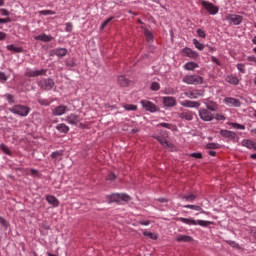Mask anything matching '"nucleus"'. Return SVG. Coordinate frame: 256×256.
I'll return each mask as SVG.
<instances>
[{
	"label": "nucleus",
	"mask_w": 256,
	"mask_h": 256,
	"mask_svg": "<svg viewBox=\"0 0 256 256\" xmlns=\"http://www.w3.org/2000/svg\"><path fill=\"white\" fill-rule=\"evenodd\" d=\"M157 201H159V203H168L169 199H167V198H158Z\"/></svg>",
	"instance_id": "0e129e2a"
},
{
	"label": "nucleus",
	"mask_w": 256,
	"mask_h": 256,
	"mask_svg": "<svg viewBox=\"0 0 256 256\" xmlns=\"http://www.w3.org/2000/svg\"><path fill=\"white\" fill-rule=\"evenodd\" d=\"M224 103H226V105H229L230 107H239L241 105V101H239L237 98L231 97L225 98Z\"/></svg>",
	"instance_id": "2eb2a0df"
},
{
	"label": "nucleus",
	"mask_w": 256,
	"mask_h": 256,
	"mask_svg": "<svg viewBox=\"0 0 256 256\" xmlns=\"http://www.w3.org/2000/svg\"><path fill=\"white\" fill-rule=\"evenodd\" d=\"M57 131H59L60 133H69V126L65 125V124H58L56 126Z\"/></svg>",
	"instance_id": "c756f323"
},
{
	"label": "nucleus",
	"mask_w": 256,
	"mask_h": 256,
	"mask_svg": "<svg viewBox=\"0 0 256 256\" xmlns=\"http://www.w3.org/2000/svg\"><path fill=\"white\" fill-rule=\"evenodd\" d=\"M196 33L198 37H201L202 39H205V37H207V34L201 28L197 29Z\"/></svg>",
	"instance_id": "de8ad7c7"
},
{
	"label": "nucleus",
	"mask_w": 256,
	"mask_h": 256,
	"mask_svg": "<svg viewBox=\"0 0 256 256\" xmlns=\"http://www.w3.org/2000/svg\"><path fill=\"white\" fill-rule=\"evenodd\" d=\"M66 121H68L70 125H79V123L81 122V117H79V115L72 113L69 116H67Z\"/></svg>",
	"instance_id": "ddd939ff"
},
{
	"label": "nucleus",
	"mask_w": 256,
	"mask_h": 256,
	"mask_svg": "<svg viewBox=\"0 0 256 256\" xmlns=\"http://www.w3.org/2000/svg\"><path fill=\"white\" fill-rule=\"evenodd\" d=\"M106 201L107 203L111 204V203H121V201H123L124 203H129V201H131V196L122 193H112L110 195L106 196Z\"/></svg>",
	"instance_id": "f257e3e1"
},
{
	"label": "nucleus",
	"mask_w": 256,
	"mask_h": 256,
	"mask_svg": "<svg viewBox=\"0 0 256 256\" xmlns=\"http://www.w3.org/2000/svg\"><path fill=\"white\" fill-rule=\"evenodd\" d=\"M153 138L156 139L157 142L160 143L162 147H166L167 149L171 147V143H169V141L165 139V137L154 135Z\"/></svg>",
	"instance_id": "aec40b11"
},
{
	"label": "nucleus",
	"mask_w": 256,
	"mask_h": 256,
	"mask_svg": "<svg viewBox=\"0 0 256 256\" xmlns=\"http://www.w3.org/2000/svg\"><path fill=\"white\" fill-rule=\"evenodd\" d=\"M52 159H58L61 160V157H63V152L56 151L51 154Z\"/></svg>",
	"instance_id": "e433bc0d"
},
{
	"label": "nucleus",
	"mask_w": 256,
	"mask_h": 256,
	"mask_svg": "<svg viewBox=\"0 0 256 256\" xmlns=\"http://www.w3.org/2000/svg\"><path fill=\"white\" fill-rule=\"evenodd\" d=\"M31 111V108L25 105H14L12 108H9L10 113H14V115H19L20 117H27Z\"/></svg>",
	"instance_id": "f03ea898"
},
{
	"label": "nucleus",
	"mask_w": 256,
	"mask_h": 256,
	"mask_svg": "<svg viewBox=\"0 0 256 256\" xmlns=\"http://www.w3.org/2000/svg\"><path fill=\"white\" fill-rule=\"evenodd\" d=\"M185 95L187 97H190V99H197V95H195V93L193 92H190V93L186 92Z\"/></svg>",
	"instance_id": "680f3d73"
},
{
	"label": "nucleus",
	"mask_w": 256,
	"mask_h": 256,
	"mask_svg": "<svg viewBox=\"0 0 256 256\" xmlns=\"http://www.w3.org/2000/svg\"><path fill=\"white\" fill-rule=\"evenodd\" d=\"M115 19V17H109L108 19H106L102 25H101V29H105V27H107V25H109V23H111V20Z\"/></svg>",
	"instance_id": "8fccbe9b"
},
{
	"label": "nucleus",
	"mask_w": 256,
	"mask_h": 256,
	"mask_svg": "<svg viewBox=\"0 0 256 256\" xmlns=\"http://www.w3.org/2000/svg\"><path fill=\"white\" fill-rule=\"evenodd\" d=\"M178 221H181V223H185V225H200V227H209V225H213V222L206 221V220H195L190 218H178Z\"/></svg>",
	"instance_id": "7ed1b4c3"
},
{
	"label": "nucleus",
	"mask_w": 256,
	"mask_h": 256,
	"mask_svg": "<svg viewBox=\"0 0 256 256\" xmlns=\"http://www.w3.org/2000/svg\"><path fill=\"white\" fill-rule=\"evenodd\" d=\"M227 21H231L233 25H241L243 23V16L237 14H228L226 16Z\"/></svg>",
	"instance_id": "9d476101"
},
{
	"label": "nucleus",
	"mask_w": 256,
	"mask_h": 256,
	"mask_svg": "<svg viewBox=\"0 0 256 256\" xmlns=\"http://www.w3.org/2000/svg\"><path fill=\"white\" fill-rule=\"evenodd\" d=\"M7 79H9V76H6V74L4 72H0L1 83H5V81H7Z\"/></svg>",
	"instance_id": "603ef678"
},
{
	"label": "nucleus",
	"mask_w": 256,
	"mask_h": 256,
	"mask_svg": "<svg viewBox=\"0 0 256 256\" xmlns=\"http://www.w3.org/2000/svg\"><path fill=\"white\" fill-rule=\"evenodd\" d=\"M38 87L44 89V91H51L55 87V81L51 78L42 79L38 82Z\"/></svg>",
	"instance_id": "39448f33"
},
{
	"label": "nucleus",
	"mask_w": 256,
	"mask_h": 256,
	"mask_svg": "<svg viewBox=\"0 0 256 256\" xmlns=\"http://www.w3.org/2000/svg\"><path fill=\"white\" fill-rule=\"evenodd\" d=\"M24 75L28 77V79H31L32 77H41L43 75H47V70H31V68H26Z\"/></svg>",
	"instance_id": "423d86ee"
},
{
	"label": "nucleus",
	"mask_w": 256,
	"mask_h": 256,
	"mask_svg": "<svg viewBox=\"0 0 256 256\" xmlns=\"http://www.w3.org/2000/svg\"><path fill=\"white\" fill-rule=\"evenodd\" d=\"M65 31L71 33L73 31V24L71 22L66 23Z\"/></svg>",
	"instance_id": "3c124183"
},
{
	"label": "nucleus",
	"mask_w": 256,
	"mask_h": 256,
	"mask_svg": "<svg viewBox=\"0 0 256 256\" xmlns=\"http://www.w3.org/2000/svg\"><path fill=\"white\" fill-rule=\"evenodd\" d=\"M150 221L149 220H146V221H144V222H140V225H145V226H147V225H150Z\"/></svg>",
	"instance_id": "774afa93"
},
{
	"label": "nucleus",
	"mask_w": 256,
	"mask_h": 256,
	"mask_svg": "<svg viewBox=\"0 0 256 256\" xmlns=\"http://www.w3.org/2000/svg\"><path fill=\"white\" fill-rule=\"evenodd\" d=\"M118 85H120V87H129V80L125 78V76H119Z\"/></svg>",
	"instance_id": "a878e982"
},
{
	"label": "nucleus",
	"mask_w": 256,
	"mask_h": 256,
	"mask_svg": "<svg viewBox=\"0 0 256 256\" xmlns=\"http://www.w3.org/2000/svg\"><path fill=\"white\" fill-rule=\"evenodd\" d=\"M144 237H149V239H153V241H157V239H159V237L157 236V234L152 233V232H147L144 231L143 232Z\"/></svg>",
	"instance_id": "473e14b6"
},
{
	"label": "nucleus",
	"mask_w": 256,
	"mask_h": 256,
	"mask_svg": "<svg viewBox=\"0 0 256 256\" xmlns=\"http://www.w3.org/2000/svg\"><path fill=\"white\" fill-rule=\"evenodd\" d=\"M0 225H2V227H9V223H7V220H5V218L0 216Z\"/></svg>",
	"instance_id": "6e6d98bb"
},
{
	"label": "nucleus",
	"mask_w": 256,
	"mask_h": 256,
	"mask_svg": "<svg viewBox=\"0 0 256 256\" xmlns=\"http://www.w3.org/2000/svg\"><path fill=\"white\" fill-rule=\"evenodd\" d=\"M226 81L231 85H239V78H237V76L234 75L227 76Z\"/></svg>",
	"instance_id": "cd10ccee"
},
{
	"label": "nucleus",
	"mask_w": 256,
	"mask_h": 256,
	"mask_svg": "<svg viewBox=\"0 0 256 256\" xmlns=\"http://www.w3.org/2000/svg\"><path fill=\"white\" fill-rule=\"evenodd\" d=\"M5 23H11V18H9V17L0 18V25H3Z\"/></svg>",
	"instance_id": "13d9d810"
},
{
	"label": "nucleus",
	"mask_w": 256,
	"mask_h": 256,
	"mask_svg": "<svg viewBox=\"0 0 256 256\" xmlns=\"http://www.w3.org/2000/svg\"><path fill=\"white\" fill-rule=\"evenodd\" d=\"M68 52L67 48H55L52 50L53 55H56V57H65Z\"/></svg>",
	"instance_id": "4be33fe9"
},
{
	"label": "nucleus",
	"mask_w": 256,
	"mask_h": 256,
	"mask_svg": "<svg viewBox=\"0 0 256 256\" xmlns=\"http://www.w3.org/2000/svg\"><path fill=\"white\" fill-rule=\"evenodd\" d=\"M107 181H115V179H117V175H115V173L110 172L107 176H106Z\"/></svg>",
	"instance_id": "09e8293b"
},
{
	"label": "nucleus",
	"mask_w": 256,
	"mask_h": 256,
	"mask_svg": "<svg viewBox=\"0 0 256 256\" xmlns=\"http://www.w3.org/2000/svg\"><path fill=\"white\" fill-rule=\"evenodd\" d=\"M7 37L5 32H0V41H3Z\"/></svg>",
	"instance_id": "69168bd1"
},
{
	"label": "nucleus",
	"mask_w": 256,
	"mask_h": 256,
	"mask_svg": "<svg viewBox=\"0 0 256 256\" xmlns=\"http://www.w3.org/2000/svg\"><path fill=\"white\" fill-rule=\"evenodd\" d=\"M250 235H252L253 238L256 240V230L255 229L250 230Z\"/></svg>",
	"instance_id": "338daca9"
},
{
	"label": "nucleus",
	"mask_w": 256,
	"mask_h": 256,
	"mask_svg": "<svg viewBox=\"0 0 256 256\" xmlns=\"http://www.w3.org/2000/svg\"><path fill=\"white\" fill-rule=\"evenodd\" d=\"M0 149L1 151H3V153H5V155H11V150L9 149V147H7V145L0 144Z\"/></svg>",
	"instance_id": "c9c22d12"
},
{
	"label": "nucleus",
	"mask_w": 256,
	"mask_h": 256,
	"mask_svg": "<svg viewBox=\"0 0 256 256\" xmlns=\"http://www.w3.org/2000/svg\"><path fill=\"white\" fill-rule=\"evenodd\" d=\"M124 109L126 111H137V105L126 104V105H124Z\"/></svg>",
	"instance_id": "4c0bfd02"
},
{
	"label": "nucleus",
	"mask_w": 256,
	"mask_h": 256,
	"mask_svg": "<svg viewBox=\"0 0 256 256\" xmlns=\"http://www.w3.org/2000/svg\"><path fill=\"white\" fill-rule=\"evenodd\" d=\"M77 64L75 63V60L70 59L66 61V66L67 67H75Z\"/></svg>",
	"instance_id": "864d4df0"
},
{
	"label": "nucleus",
	"mask_w": 256,
	"mask_h": 256,
	"mask_svg": "<svg viewBox=\"0 0 256 256\" xmlns=\"http://www.w3.org/2000/svg\"><path fill=\"white\" fill-rule=\"evenodd\" d=\"M208 111H217V104L210 102L206 104Z\"/></svg>",
	"instance_id": "58836bf2"
},
{
	"label": "nucleus",
	"mask_w": 256,
	"mask_h": 256,
	"mask_svg": "<svg viewBox=\"0 0 256 256\" xmlns=\"http://www.w3.org/2000/svg\"><path fill=\"white\" fill-rule=\"evenodd\" d=\"M211 61H212V63H215L216 65H221V62H219V59H217V57H215V56L211 57Z\"/></svg>",
	"instance_id": "e2e57ef3"
},
{
	"label": "nucleus",
	"mask_w": 256,
	"mask_h": 256,
	"mask_svg": "<svg viewBox=\"0 0 256 256\" xmlns=\"http://www.w3.org/2000/svg\"><path fill=\"white\" fill-rule=\"evenodd\" d=\"M185 209H192L193 211H200V213H205V210H203V208H201V206L199 205H184Z\"/></svg>",
	"instance_id": "c85d7f7f"
},
{
	"label": "nucleus",
	"mask_w": 256,
	"mask_h": 256,
	"mask_svg": "<svg viewBox=\"0 0 256 256\" xmlns=\"http://www.w3.org/2000/svg\"><path fill=\"white\" fill-rule=\"evenodd\" d=\"M199 117L202 121H213V119H215V115L207 109L199 110Z\"/></svg>",
	"instance_id": "1a4fd4ad"
},
{
	"label": "nucleus",
	"mask_w": 256,
	"mask_h": 256,
	"mask_svg": "<svg viewBox=\"0 0 256 256\" xmlns=\"http://www.w3.org/2000/svg\"><path fill=\"white\" fill-rule=\"evenodd\" d=\"M201 5L210 15H217L219 13V8L209 1L202 0Z\"/></svg>",
	"instance_id": "0eeeda50"
},
{
	"label": "nucleus",
	"mask_w": 256,
	"mask_h": 256,
	"mask_svg": "<svg viewBox=\"0 0 256 256\" xmlns=\"http://www.w3.org/2000/svg\"><path fill=\"white\" fill-rule=\"evenodd\" d=\"M180 105L182 107H189V108H195V109L201 107V103L195 102V101H190V100L182 101V102H180Z\"/></svg>",
	"instance_id": "4468645a"
},
{
	"label": "nucleus",
	"mask_w": 256,
	"mask_h": 256,
	"mask_svg": "<svg viewBox=\"0 0 256 256\" xmlns=\"http://www.w3.org/2000/svg\"><path fill=\"white\" fill-rule=\"evenodd\" d=\"M182 52L190 59H197V57H199V54L189 47L183 48Z\"/></svg>",
	"instance_id": "f3484780"
},
{
	"label": "nucleus",
	"mask_w": 256,
	"mask_h": 256,
	"mask_svg": "<svg viewBox=\"0 0 256 256\" xmlns=\"http://www.w3.org/2000/svg\"><path fill=\"white\" fill-rule=\"evenodd\" d=\"M176 241L178 243H191V241H193V238L187 235H179L176 237Z\"/></svg>",
	"instance_id": "5701e85b"
},
{
	"label": "nucleus",
	"mask_w": 256,
	"mask_h": 256,
	"mask_svg": "<svg viewBox=\"0 0 256 256\" xmlns=\"http://www.w3.org/2000/svg\"><path fill=\"white\" fill-rule=\"evenodd\" d=\"M39 15H55V11H53V10H41V11H39Z\"/></svg>",
	"instance_id": "c03bdc74"
},
{
	"label": "nucleus",
	"mask_w": 256,
	"mask_h": 256,
	"mask_svg": "<svg viewBox=\"0 0 256 256\" xmlns=\"http://www.w3.org/2000/svg\"><path fill=\"white\" fill-rule=\"evenodd\" d=\"M230 125H231L234 129H241V130H244V129H245V125H243V124H239V123H230Z\"/></svg>",
	"instance_id": "49530a36"
},
{
	"label": "nucleus",
	"mask_w": 256,
	"mask_h": 256,
	"mask_svg": "<svg viewBox=\"0 0 256 256\" xmlns=\"http://www.w3.org/2000/svg\"><path fill=\"white\" fill-rule=\"evenodd\" d=\"M46 201L47 203H49V205H53L54 207H59V200L57 199V197L53 195H48L46 197Z\"/></svg>",
	"instance_id": "b1692460"
},
{
	"label": "nucleus",
	"mask_w": 256,
	"mask_h": 256,
	"mask_svg": "<svg viewBox=\"0 0 256 256\" xmlns=\"http://www.w3.org/2000/svg\"><path fill=\"white\" fill-rule=\"evenodd\" d=\"M66 112H67V106H63V105H59L52 110V114L55 115V117L64 115V113Z\"/></svg>",
	"instance_id": "dca6fc26"
},
{
	"label": "nucleus",
	"mask_w": 256,
	"mask_h": 256,
	"mask_svg": "<svg viewBox=\"0 0 256 256\" xmlns=\"http://www.w3.org/2000/svg\"><path fill=\"white\" fill-rule=\"evenodd\" d=\"M163 105L164 107H175L177 105V100L173 96L163 97Z\"/></svg>",
	"instance_id": "9b49d317"
},
{
	"label": "nucleus",
	"mask_w": 256,
	"mask_h": 256,
	"mask_svg": "<svg viewBox=\"0 0 256 256\" xmlns=\"http://www.w3.org/2000/svg\"><path fill=\"white\" fill-rule=\"evenodd\" d=\"M4 99H6V101H8V103L10 105H13V103H15V96H13L12 94H5Z\"/></svg>",
	"instance_id": "72a5a7b5"
},
{
	"label": "nucleus",
	"mask_w": 256,
	"mask_h": 256,
	"mask_svg": "<svg viewBox=\"0 0 256 256\" xmlns=\"http://www.w3.org/2000/svg\"><path fill=\"white\" fill-rule=\"evenodd\" d=\"M141 105L145 111H149L150 113H156L157 111V106L153 104V102L149 100H141Z\"/></svg>",
	"instance_id": "6e6552de"
},
{
	"label": "nucleus",
	"mask_w": 256,
	"mask_h": 256,
	"mask_svg": "<svg viewBox=\"0 0 256 256\" xmlns=\"http://www.w3.org/2000/svg\"><path fill=\"white\" fill-rule=\"evenodd\" d=\"M221 147V145H219L218 143H208L206 145V149H219Z\"/></svg>",
	"instance_id": "ea45409f"
},
{
	"label": "nucleus",
	"mask_w": 256,
	"mask_h": 256,
	"mask_svg": "<svg viewBox=\"0 0 256 256\" xmlns=\"http://www.w3.org/2000/svg\"><path fill=\"white\" fill-rule=\"evenodd\" d=\"M193 115H195V113H193L192 111H184L178 113V117L180 119H184L185 121H193Z\"/></svg>",
	"instance_id": "a211bd4d"
},
{
	"label": "nucleus",
	"mask_w": 256,
	"mask_h": 256,
	"mask_svg": "<svg viewBox=\"0 0 256 256\" xmlns=\"http://www.w3.org/2000/svg\"><path fill=\"white\" fill-rule=\"evenodd\" d=\"M214 119H216V121H225V116H223V114H216L214 116Z\"/></svg>",
	"instance_id": "5fc2aeb1"
},
{
	"label": "nucleus",
	"mask_w": 256,
	"mask_h": 256,
	"mask_svg": "<svg viewBox=\"0 0 256 256\" xmlns=\"http://www.w3.org/2000/svg\"><path fill=\"white\" fill-rule=\"evenodd\" d=\"M39 105H44V107H49L51 105V102L47 99H38Z\"/></svg>",
	"instance_id": "79ce46f5"
},
{
	"label": "nucleus",
	"mask_w": 256,
	"mask_h": 256,
	"mask_svg": "<svg viewBox=\"0 0 256 256\" xmlns=\"http://www.w3.org/2000/svg\"><path fill=\"white\" fill-rule=\"evenodd\" d=\"M8 51H13V53H23V47H17L13 44L7 45Z\"/></svg>",
	"instance_id": "bb28decb"
},
{
	"label": "nucleus",
	"mask_w": 256,
	"mask_h": 256,
	"mask_svg": "<svg viewBox=\"0 0 256 256\" xmlns=\"http://www.w3.org/2000/svg\"><path fill=\"white\" fill-rule=\"evenodd\" d=\"M192 42H193L194 47H196V49H198V51H203V49H205V44L197 41V39L194 38L192 40Z\"/></svg>",
	"instance_id": "7c9ffc66"
},
{
	"label": "nucleus",
	"mask_w": 256,
	"mask_h": 256,
	"mask_svg": "<svg viewBox=\"0 0 256 256\" xmlns=\"http://www.w3.org/2000/svg\"><path fill=\"white\" fill-rule=\"evenodd\" d=\"M197 67H199V64L195 63V62H187L184 65V69L186 71H194V69H197Z\"/></svg>",
	"instance_id": "393cba45"
},
{
	"label": "nucleus",
	"mask_w": 256,
	"mask_h": 256,
	"mask_svg": "<svg viewBox=\"0 0 256 256\" xmlns=\"http://www.w3.org/2000/svg\"><path fill=\"white\" fill-rule=\"evenodd\" d=\"M190 157L194 159H203V154L201 152H194L190 154Z\"/></svg>",
	"instance_id": "a18cd8bd"
},
{
	"label": "nucleus",
	"mask_w": 256,
	"mask_h": 256,
	"mask_svg": "<svg viewBox=\"0 0 256 256\" xmlns=\"http://www.w3.org/2000/svg\"><path fill=\"white\" fill-rule=\"evenodd\" d=\"M144 35L148 43H151V41H153V32L149 31L148 29H144Z\"/></svg>",
	"instance_id": "2f4dec72"
},
{
	"label": "nucleus",
	"mask_w": 256,
	"mask_h": 256,
	"mask_svg": "<svg viewBox=\"0 0 256 256\" xmlns=\"http://www.w3.org/2000/svg\"><path fill=\"white\" fill-rule=\"evenodd\" d=\"M187 85H203V77L199 75H187L182 79Z\"/></svg>",
	"instance_id": "20e7f679"
},
{
	"label": "nucleus",
	"mask_w": 256,
	"mask_h": 256,
	"mask_svg": "<svg viewBox=\"0 0 256 256\" xmlns=\"http://www.w3.org/2000/svg\"><path fill=\"white\" fill-rule=\"evenodd\" d=\"M220 135L226 139H230L231 141H235V139H237V133L229 130H220Z\"/></svg>",
	"instance_id": "f8f14e48"
},
{
	"label": "nucleus",
	"mask_w": 256,
	"mask_h": 256,
	"mask_svg": "<svg viewBox=\"0 0 256 256\" xmlns=\"http://www.w3.org/2000/svg\"><path fill=\"white\" fill-rule=\"evenodd\" d=\"M179 199H182L183 201H188V203H193L195 199H197V195L193 193H188V194H180Z\"/></svg>",
	"instance_id": "6ab92c4d"
},
{
	"label": "nucleus",
	"mask_w": 256,
	"mask_h": 256,
	"mask_svg": "<svg viewBox=\"0 0 256 256\" xmlns=\"http://www.w3.org/2000/svg\"><path fill=\"white\" fill-rule=\"evenodd\" d=\"M158 127H164V129H171V124L162 122L158 124Z\"/></svg>",
	"instance_id": "bf43d9fd"
},
{
	"label": "nucleus",
	"mask_w": 256,
	"mask_h": 256,
	"mask_svg": "<svg viewBox=\"0 0 256 256\" xmlns=\"http://www.w3.org/2000/svg\"><path fill=\"white\" fill-rule=\"evenodd\" d=\"M0 13L4 16V17H9V10L5 9V8H1L0 9Z\"/></svg>",
	"instance_id": "052dcab7"
},
{
	"label": "nucleus",
	"mask_w": 256,
	"mask_h": 256,
	"mask_svg": "<svg viewBox=\"0 0 256 256\" xmlns=\"http://www.w3.org/2000/svg\"><path fill=\"white\" fill-rule=\"evenodd\" d=\"M34 39L35 41H43V43H50V41H53V36L44 33L34 37Z\"/></svg>",
	"instance_id": "412c9836"
},
{
	"label": "nucleus",
	"mask_w": 256,
	"mask_h": 256,
	"mask_svg": "<svg viewBox=\"0 0 256 256\" xmlns=\"http://www.w3.org/2000/svg\"><path fill=\"white\" fill-rule=\"evenodd\" d=\"M150 89L151 91H159V89H161V85L159 84V82H152L150 85Z\"/></svg>",
	"instance_id": "f704fd0d"
},
{
	"label": "nucleus",
	"mask_w": 256,
	"mask_h": 256,
	"mask_svg": "<svg viewBox=\"0 0 256 256\" xmlns=\"http://www.w3.org/2000/svg\"><path fill=\"white\" fill-rule=\"evenodd\" d=\"M237 69L240 71V73H245V64H237Z\"/></svg>",
	"instance_id": "4d7b16f0"
},
{
	"label": "nucleus",
	"mask_w": 256,
	"mask_h": 256,
	"mask_svg": "<svg viewBox=\"0 0 256 256\" xmlns=\"http://www.w3.org/2000/svg\"><path fill=\"white\" fill-rule=\"evenodd\" d=\"M253 141L252 140H243L242 141V145L244 147H247L248 149H251V147L253 146Z\"/></svg>",
	"instance_id": "a19ab883"
},
{
	"label": "nucleus",
	"mask_w": 256,
	"mask_h": 256,
	"mask_svg": "<svg viewBox=\"0 0 256 256\" xmlns=\"http://www.w3.org/2000/svg\"><path fill=\"white\" fill-rule=\"evenodd\" d=\"M226 243L230 245V247H233L234 249H239V244L233 240H227Z\"/></svg>",
	"instance_id": "37998d69"
}]
</instances>
